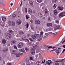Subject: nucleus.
Listing matches in <instances>:
<instances>
[{
  "label": "nucleus",
  "mask_w": 65,
  "mask_h": 65,
  "mask_svg": "<svg viewBox=\"0 0 65 65\" xmlns=\"http://www.w3.org/2000/svg\"><path fill=\"white\" fill-rule=\"evenodd\" d=\"M23 46V43L22 42H20L19 43L18 45V47L19 48H21Z\"/></svg>",
  "instance_id": "39448f33"
},
{
  "label": "nucleus",
  "mask_w": 65,
  "mask_h": 65,
  "mask_svg": "<svg viewBox=\"0 0 65 65\" xmlns=\"http://www.w3.org/2000/svg\"><path fill=\"white\" fill-rule=\"evenodd\" d=\"M31 5L32 6H33V2L32 1H31Z\"/></svg>",
  "instance_id": "a19ab883"
},
{
  "label": "nucleus",
  "mask_w": 65,
  "mask_h": 65,
  "mask_svg": "<svg viewBox=\"0 0 65 65\" xmlns=\"http://www.w3.org/2000/svg\"><path fill=\"white\" fill-rule=\"evenodd\" d=\"M36 58H37L38 57V55H36L35 56Z\"/></svg>",
  "instance_id": "e2e57ef3"
},
{
  "label": "nucleus",
  "mask_w": 65,
  "mask_h": 65,
  "mask_svg": "<svg viewBox=\"0 0 65 65\" xmlns=\"http://www.w3.org/2000/svg\"><path fill=\"white\" fill-rule=\"evenodd\" d=\"M13 15H12V18L13 19V18H14L15 17V16H16V14H14V13H13Z\"/></svg>",
  "instance_id": "4be33fe9"
},
{
  "label": "nucleus",
  "mask_w": 65,
  "mask_h": 65,
  "mask_svg": "<svg viewBox=\"0 0 65 65\" xmlns=\"http://www.w3.org/2000/svg\"><path fill=\"white\" fill-rule=\"evenodd\" d=\"M25 12L26 13H27V8H25Z\"/></svg>",
  "instance_id": "2f4dec72"
},
{
  "label": "nucleus",
  "mask_w": 65,
  "mask_h": 65,
  "mask_svg": "<svg viewBox=\"0 0 65 65\" xmlns=\"http://www.w3.org/2000/svg\"><path fill=\"white\" fill-rule=\"evenodd\" d=\"M60 25H58L57 26V29H59L60 28Z\"/></svg>",
  "instance_id": "c03bdc74"
},
{
  "label": "nucleus",
  "mask_w": 65,
  "mask_h": 65,
  "mask_svg": "<svg viewBox=\"0 0 65 65\" xmlns=\"http://www.w3.org/2000/svg\"><path fill=\"white\" fill-rule=\"evenodd\" d=\"M47 64H48V65H50V63L49 62H46Z\"/></svg>",
  "instance_id": "8fccbe9b"
},
{
  "label": "nucleus",
  "mask_w": 65,
  "mask_h": 65,
  "mask_svg": "<svg viewBox=\"0 0 65 65\" xmlns=\"http://www.w3.org/2000/svg\"><path fill=\"white\" fill-rule=\"evenodd\" d=\"M65 12H61L60 14H59V17L60 18H62V17H64V16H65Z\"/></svg>",
  "instance_id": "7ed1b4c3"
},
{
  "label": "nucleus",
  "mask_w": 65,
  "mask_h": 65,
  "mask_svg": "<svg viewBox=\"0 0 65 65\" xmlns=\"http://www.w3.org/2000/svg\"><path fill=\"white\" fill-rule=\"evenodd\" d=\"M7 37L8 39H10L11 38V35L10 34L8 33L7 35Z\"/></svg>",
  "instance_id": "f03ea898"
},
{
  "label": "nucleus",
  "mask_w": 65,
  "mask_h": 65,
  "mask_svg": "<svg viewBox=\"0 0 65 65\" xmlns=\"http://www.w3.org/2000/svg\"><path fill=\"white\" fill-rule=\"evenodd\" d=\"M65 49H64L63 50L62 53H64V52H65Z\"/></svg>",
  "instance_id": "603ef678"
},
{
  "label": "nucleus",
  "mask_w": 65,
  "mask_h": 65,
  "mask_svg": "<svg viewBox=\"0 0 65 65\" xmlns=\"http://www.w3.org/2000/svg\"><path fill=\"white\" fill-rule=\"evenodd\" d=\"M9 32L10 33L12 34V33L13 32V31H12V30H10L9 31Z\"/></svg>",
  "instance_id": "c756f323"
},
{
  "label": "nucleus",
  "mask_w": 65,
  "mask_h": 65,
  "mask_svg": "<svg viewBox=\"0 0 65 65\" xmlns=\"http://www.w3.org/2000/svg\"><path fill=\"white\" fill-rule=\"evenodd\" d=\"M45 35L46 36H48V34L47 33H45Z\"/></svg>",
  "instance_id": "c9c22d12"
},
{
  "label": "nucleus",
  "mask_w": 65,
  "mask_h": 65,
  "mask_svg": "<svg viewBox=\"0 0 65 65\" xmlns=\"http://www.w3.org/2000/svg\"><path fill=\"white\" fill-rule=\"evenodd\" d=\"M22 55V53H18L17 54V57H19L21 55Z\"/></svg>",
  "instance_id": "f3484780"
},
{
  "label": "nucleus",
  "mask_w": 65,
  "mask_h": 65,
  "mask_svg": "<svg viewBox=\"0 0 65 65\" xmlns=\"http://www.w3.org/2000/svg\"><path fill=\"white\" fill-rule=\"evenodd\" d=\"M42 63H44V62L43 61V60L42 61Z\"/></svg>",
  "instance_id": "774afa93"
},
{
  "label": "nucleus",
  "mask_w": 65,
  "mask_h": 65,
  "mask_svg": "<svg viewBox=\"0 0 65 65\" xmlns=\"http://www.w3.org/2000/svg\"><path fill=\"white\" fill-rule=\"evenodd\" d=\"M26 40H27V41H28V42L29 43V44H30V43H31L30 42H29V40H28V39H27Z\"/></svg>",
  "instance_id": "6e6d98bb"
},
{
  "label": "nucleus",
  "mask_w": 65,
  "mask_h": 65,
  "mask_svg": "<svg viewBox=\"0 0 65 65\" xmlns=\"http://www.w3.org/2000/svg\"><path fill=\"white\" fill-rule=\"evenodd\" d=\"M57 1V0H54V2L55 3H56V2Z\"/></svg>",
  "instance_id": "0e129e2a"
},
{
  "label": "nucleus",
  "mask_w": 65,
  "mask_h": 65,
  "mask_svg": "<svg viewBox=\"0 0 65 65\" xmlns=\"http://www.w3.org/2000/svg\"><path fill=\"white\" fill-rule=\"evenodd\" d=\"M53 25V24L52 23H48L47 24V27H50Z\"/></svg>",
  "instance_id": "2eb2a0df"
},
{
  "label": "nucleus",
  "mask_w": 65,
  "mask_h": 65,
  "mask_svg": "<svg viewBox=\"0 0 65 65\" xmlns=\"http://www.w3.org/2000/svg\"><path fill=\"white\" fill-rule=\"evenodd\" d=\"M4 51L5 53L6 52H7V51H8V48H5L4 50Z\"/></svg>",
  "instance_id": "b1692460"
},
{
  "label": "nucleus",
  "mask_w": 65,
  "mask_h": 65,
  "mask_svg": "<svg viewBox=\"0 0 65 65\" xmlns=\"http://www.w3.org/2000/svg\"><path fill=\"white\" fill-rule=\"evenodd\" d=\"M2 20L3 22H5L6 20V18L5 17H3L2 18Z\"/></svg>",
  "instance_id": "dca6fc26"
},
{
  "label": "nucleus",
  "mask_w": 65,
  "mask_h": 65,
  "mask_svg": "<svg viewBox=\"0 0 65 65\" xmlns=\"http://www.w3.org/2000/svg\"><path fill=\"white\" fill-rule=\"evenodd\" d=\"M26 18L27 19H29V17L28 15H26Z\"/></svg>",
  "instance_id": "e433bc0d"
},
{
  "label": "nucleus",
  "mask_w": 65,
  "mask_h": 65,
  "mask_svg": "<svg viewBox=\"0 0 65 65\" xmlns=\"http://www.w3.org/2000/svg\"><path fill=\"white\" fill-rule=\"evenodd\" d=\"M9 24L10 26H12V27H14L15 25V23L14 21L11 22L10 21H9Z\"/></svg>",
  "instance_id": "f257e3e1"
},
{
  "label": "nucleus",
  "mask_w": 65,
  "mask_h": 65,
  "mask_svg": "<svg viewBox=\"0 0 65 65\" xmlns=\"http://www.w3.org/2000/svg\"><path fill=\"white\" fill-rule=\"evenodd\" d=\"M22 39L23 40H26V36L25 35H23L22 37Z\"/></svg>",
  "instance_id": "9b49d317"
},
{
  "label": "nucleus",
  "mask_w": 65,
  "mask_h": 65,
  "mask_svg": "<svg viewBox=\"0 0 65 65\" xmlns=\"http://www.w3.org/2000/svg\"><path fill=\"white\" fill-rule=\"evenodd\" d=\"M15 44V42L14 41H12L11 42V45H13V44Z\"/></svg>",
  "instance_id": "aec40b11"
},
{
  "label": "nucleus",
  "mask_w": 65,
  "mask_h": 65,
  "mask_svg": "<svg viewBox=\"0 0 65 65\" xmlns=\"http://www.w3.org/2000/svg\"><path fill=\"white\" fill-rule=\"evenodd\" d=\"M20 51H21V52H22L23 53H25V50H24V48H22L20 50Z\"/></svg>",
  "instance_id": "a211bd4d"
},
{
  "label": "nucleus",
  "mask_w": 65,
  "mask_h": 65,
  "mask_svg": "<svg viewBox=\"0 0 65 65\" xmlns=\"http://www.w3.org/2000/svg\"><path fill=\"white\" fill-rule=\"evenodd\" d=\"M2 42L4 44H5L6 43V40L4 39H3L2 40Z\"/></svg>",
  "instance_id": "412c9836"
},
{
  "label": "nucleus",
  "mask_w": 65,
  "mask_h": 65,
  "mask_svg": "<svg viewBox=\"0 0 65 65\" xmlns=\"http://www.w3.org/2000/svg\"><path fill=\"white\" fill-rule=\"evenodd\" d=\"M39 63H40V62H39V61H37V62H36L37 65H39Z\"/></svg>",
  "instance_id": "7c9ffc66"
},
{
  "label": "nucleus",
  "mask_w": 65,
  "mask_h": 65,
  "mask_svg": "<svg viewBox=\"0 0 65 65\" xmlns=\"http://www.w3.org/2000/svg\"><path fill=\"white\" fill-rule=\"evenodd\" d=\"M29 39L30 40L32 41V39H31V38H29Z\"/></svg>",
  "instance_id": "052dcab7"
},
{
  "label": "nucleus",
  "mask_w": 65,
  "mask_h": 65,
  "mask_svg": "<svg viewBox=\"0 0 65 65\" xmlns=\"http://www.w3.org/2000/svg\"><path fill=\"white\" fill-rule=\"evenodd\" d=\"M50 34H51L52 35H54V34L55 35H56V34H54V33H53V32H50Z\"/></svg>",
  "instance_id": "4c0bfd02"
},
{
  "label": "nucleus",
  "mask_w": 65,
  "mask_h": 65,
  "mask_svg": "<svg viewBox=\"0 0 65 65\" xmlns=\"http://www.w3.org/2000/svg\"><path fill=\"white\" fill-rule=\"evenodd\" d=\"M65 59H62L61 60L59 61H56V62H62V61H63V60H64Z\"/></svg>",
  "instance_id": "c85d7f7f"
},
{
  "label": "nucleus",
  "mask_w": 65,
  "mask_h": 65,
  "mask_svg": "<svg viewBox=\"0 0 65 65\" xmlns=\"http://www.w3.org/2000/svg\"><path fill=\"white\" fill-rule=\"evenodd\" d=\"M35 23L36 24L38 25V24H40V22L38 20H37L35 21Z\"/></svg>",
  "instance_id": "9d476101"
},
{
  "label": "nucleus",
  "mask_w": 65,
  "mask_h": 65,
  "mask_svg": "<svg viewBox=\"0 0 65 65\" xmlns=\"http://www.w3.org/2000/svg\"><path fill=\"white\" fill-rule=\"evenodd\" d=\"M30 59L31 60H33V58H32V57H30Z\"/></svg>",
  "instance_id": "09e8293b"
},
{
  "label": "nucleus",
  "mask_w": 65,
  "mask_h": 65,
  "mask_svg": "<svg viewBox=\"0 0 65 65\" xmlns=\"http://www.w3.org/2000/svg\"><path fill=\"white\" fill-rule=\"evenodd\" d=\"M30 22L31 23H33V21L32 20H30Z\"/></svg>",
  "instance_id": "338daca9"
},
{
  "label": "nucleus",
  "mask_w": 65,
  "mask_h": 65,
  "mask_svg": "<svg viewBox=\"0 0 65 65\" xmlns=\"http://www.w3.org/2000/svg\"><path fill=\"white\" fill-rule=\"evenodd\" d=\"M53 47L52 46H50L49 47H48L47 48H52Z\"/></svg>",
  "instance_id": "a18cd8bd"
},
{
  "label": "nucleus",
  "mask_w": 65,
  "mask_h": 65,
  "mask_svg": "<svg viewBox=\"0 0 65 65\" xmlns=\"http://www.w3.org/2000/svg\"><path fill=\"white\" fill-rule=\"evenodd\" d=\"M52 61H53V63H54L55 62H56V61H55V60L54 59H53Z\"/></svg>",
  "instance_id": "864d4df0"
},
{
  "label": "nucleus",
  "mask_w": 65,
  "mask_h": 65,
  "mask_svg": "<svg viewBox=\"0 0 65 65\" xmlns=\"http://www.w3.org/2000/svg\"><path fill=\"white\" fill-rule=\"evenodd\" d=\"M63 48H65V45H63Z\"/></svg>",
  "instance_id": "680f3d73"
},
{
  "label": "nucleus",
  "mask_w": 65,
  "mask_h": 65,
  "mask_svg": "<svg viewBox=\"0 0 65 65\" xmlns=\"http://www.w3.org/2000/svg\"><path fill=\"white\" fill-rule=\"evenodd\" d=\"M40 34L41 35H43V32H41Z\"/></svg>",
  "instance_id": "58836bf2"
},
{
  "label": "nucleus",
  "mask_w": 65,
  "mask_h": 65,
  "mask_svg": "<svg viewBox=\"0 0 65 65\" xmlns=\"http://www.w3.org/2000/svg\"><path fill=\"white\" fill-rule=\"evenodd\" d=\"M31 53L32 55H34V54H35V49H34L33 48L31 49Z\"/></svg>",
  "instance_id": "423d86ee"
},
{
  "label": "nucleus",
  "mask_w": 65,
  "mask_h": 65,
  "mask_svg": "<svg viewBox=\"0 0 65 65\" xmlns=\"http://www.w3.org/2000/svg\"><path fill=\"white\" fill-rule=\"evenodd\" d=\"M37 1L39 3H40L42 1V0H37Z\"/></svg>",
  "instance_id": "a878e982"
},
{
  "label": "nucleus",
  "mask_w": 65,
  "mask_h": 65,
  "mask_svg": "<svg viewBox=\"0 0 65 65\" xmlns=\"http://www.w3.org/2000/svg\"><path fill=\"white\" fill-rule=\"evenodd\" d=\"M12 54H14V55H17V52L15 50H13L12 52Z\"/></svg>",
  "instance_id": "ddd939ff"
},
{
  "label": "nucleus",
  "mask_w": 65,
  "mask_h": 65,
  "mask_svg": "<svg viewBox=\"0 0 65 65\" xmlns=\"http://www.w3.org/2000/svg\"><path fill=\"white\" fill-rule=\"evenodd\" d=\"M31 37L33 39H35L36 38V36L35 35H33Z\"/></svg>",
  "instance_id": "5701e85b"
},
{
  "label": "nucleus",
  "mask_w": 65,
  "mask_h": 65,
  "mask_svg": "<svg viewBox=\"0 0 65 65\" xmlns=\"http://www.w3.org/2000/svg\"><path fill=\"white\" fill-rule=\"evenodd\" d=\"M28 27H29V24H28V23H27L26 24V27L27 28H28Z\"/></svg>",
  "instance_id": "ea45409f"
},
{
  "label": "nucleus",
  "mask_w": 65,
  "mask_h": 65,
  "mask_svg": "<svg viewBox=\"0 0 65 65\" xmlns=\"http://www.w3.org/2000/svg\"><path fill=\"white\" fill-rule=\"evenodd\" d=\"M19 33L20 35H23L24 34V31H20L19 32Z\"/></svg>",
  "instance_id": "6ab92c4d"
},
{
  "label": "nucleus",
  "mask_w": 65,
  "mask_h": 65,
  "mask_svg": "<svg viewBox=\"0 0 65 65\" xmlns=\"http://www.w3.org/2000/svg\"><path fill=\"white\" fill-rule=\"evenodd\" d=\"M58 9L59 10H62L64 9V8L63 7H61L60 6H58Z\"/></svg>",
  "instance_id": "0eeeda50"
},
{
  "label": "nucleus",
  "mask_w": 65,
  "mask_h": 65,
  "mask_svg": "<svg viewBox=\"0 0 65 65\" xmlns=\"http://www.w3.org/2000/svg\"><path fill=\"white\" fill-rule=\"evenodd\" d=\"M48 21H51V18H48Z\"/></svg>",
  "instance_id": "3c124183"
},
{
  "label": "nucleus",
  "mask_w": 65,
  "mask_h": 65,
  "mask_svg": "<svg viewBox=\"0 0 65 65\" xmlns=\"http://www.w3.org/2000/svg\"><path fill=\"white\" fill-rule=\"evenodd\" d=\"M27 36L28 37H30V35L29 34H27Z\"/></svg>",
  "instance_id": "49530a36"
},
{
  "label": "nucleus",
  "mask_w": 65,
  "mask_h": 65,
  "mask_svg": "<svg viewBox=\"0 0 65 65\" xmlns=\"http://www.w3.org/2000/svg\"><path fill=\"white\" fill-rule=\"evenodd\" d=\"M59 65V63L58 62H56L55 63V65Z\"/></svg>",
  "instance_id": "37998d69"
},
{
  "label": "nucleus",
  "mask_w": 65,
  "mask_h": 65,
  "mask_svg": "<svg viewBox=\"0 0 65 65\" xmlns=\"http://www.w3.org/2000/svg\"><path fill=\"white\" fill-rule=\"evenodd\" d=\"M31 29H32V30H33L34 29V28H33V27H32V26H31Z\"/></svg>",
  "instance_id": "69168bd1"
},
{
  "label": "nucleus",
  "mask_w": 65,
  "mask_h": 65,
  "mask_svg": "<svg viewBox=\"0 0 65 65\" xmlns=\"http://www.w3.org/2000/svg\"><path fill=\"white\" fill-rule=\"evenodd\" d=\"M54 14L55 15H56L57 14V13H59V12L58 11H57V10H54Z\"/></svg>",
  "instance_id": "f8f14e48"
},
{
  "label": "nucleus",
  "mask_w": 65,
  "mask_h": 65,
  "mask_svg": "<svg viewBox=\"0 0 65 65\" xmlns=\"http://www.w3.org/2000/svg\"><path fill=\"white\" fill-rule=\"evenodd\" d=\"M56 7H57V5L56 4H54L53 6L54 9H55L56 8Z\"/></svg>",
  "instance_id": "bb28decb"
},
{
  "label": "nucleus",
  "mask_w": 65,
  "mask_h": 65,
  "mask_svg": "<svg viewBox=\"0 0 65 65\" xmlns=\"http://www.w3.org/2000/svg\"><path fill=\"white\" fill-rule=\"evenodd\" d=\"M25 50L26 51H28L29 50V49L28 48H26L25 49Z\"/></svg>",
  "instance_id": "f704fd0d"
},
{
  "label": "nucleus",
  "mask_w": 65,
  "mask_h": 65,
  "mask_svg": "<svg viewBox=\"0 0 65 65\" xmlns=\"http://www.w3.org/2000/svg\"><path fill=\"white\" fill-rule=\"evenodd\" d=\"M52 3H55L54 0H52Z\"/></svg>",
  "instance_id": "4d7b16f0"
},
{
  "label": "nucleus",
  "mask_w": 65,
  "mask_h": 65,
  "mask_svg": "<svg viewBox=\"0 0 65 65\" xmlns=\"http://www.w3.org/2000/svg\"><path fill=\"white\" fill-rule=\"evenodd\" d=\"M26 65H30V62L29 61V60L28 59H26Z\"/></svg>",
  "instance_id": "6e6552de"
},
{
  "label": "nucleus",
  "mask_w": 65,
  "mask_h": 65,
  "mask_svg": "<svg viewBox=\"0 0 65 65\" xmlns=\"http://www.w3.org/2000/svg\"><path fill=\"white\" fill-rule=\"evenodd\" d=\"M45 14H47V9H45Z\"/></svg>",
  "instance_id": "393cba45"
},
{
  "label": "nucleus",
  "mask_w": 65,
  "mask_h": 65,
  "mask_svg": "<svg viewBox=\"0 0 65 65\" xmlns=\"http://www.w3.org/2000/svg\"><path fill=\"white\" fill-rule=\"evenodd\" d=\"M3 64H5V61H4L3 60Z\"/></svg>",
  "instance_id": "bf43d9fd"
},
{
  "label": "nucleus",
  "mask_w": 65,
  "mask_h": 65,
  "mask_svg": "<svg viewBox=\"0 0 65 65\" xmlns=\"http://www.w3.org/2000/svg\"><path fill=\"white\" fill-rule=\"evenodd\" d=\"M16 23L17 25H19L21 24V20H18L16 21Z\"/></svg>",
  "instance_id": "20e7f679"
},
{
  "label": "nucleus",
  "mask_w": 65,
  "mask_h": 65,
  "mask_svg": "<svg viewBox=\"0 0 65 65\" xmlns=\"http://www.w3.org/2000/svg\"><path fill=\"white\" fill-rule=\"evenodd\" d=\"M57 29H58V28L57 27H55L54 28V30H57Z\"/></svg>",
  "instance_id": "72a5a7b5"
},
{
  "label": "nucleus",
  "mask_w": 65,
  "mask_h": 65,
  "mask_svg": "<svg viewBox=\"0 0 65 65\" xmlns=\"http://www.w3.org/2000/svg\"><path fill=\"white\" fill-rule=\"evenodd\" d=\"M43 37L44 38H46L47 37V36H44Z\"/></svg>",
  "instance_id": "13d9d810"
},
{
  "label": "nucleus",
  "mask_w": 65,
  "mask_h": 65,
  "mask_svg": "<svg viewBox=\"0 0 65 65\" xmlns=\"http://www.w3.org/2000/svg\"><path fill=\"white\" fill-rule=\"evenodd\" d=\"M56 23H57V24H59V21L58 20H56Z\"/></svg>",
  "instance_id": "473e14b6"
},
{
  "label": "nucleus",
  "mask_w": 65,
  "mask_h": 65,
  "mask_svg": "<svg viewBox=\"0 0 65 65\" xmlns=\"http://www.w3.org/2000/svg\"><path fill=\"white\" fill-rule=\"evenodd\" d=\"M56 52V53L57 55H58V54H59V53H59V50H57Z\"/></svg>",
  "instance_id": "cd10ccee"
},
{
  "label": "nucleus",
  "mask_w": 65,
  "mask_h": 65,
  "mask_svg": "<svg viewBox=\"0 0 65 65\" xmlns=\"http://www.w3.org/2000/svg\"><path fill=\"white\" fill-rule=\"evenodd\" d=\"M44 47H48V45H44Z\"/></svg>",
  "instance_id": "79ce46f5"
},
{
  "label": "nucleus",
  "mask_w": 65,
  "mask_h": 65,
  "mask_svg": "<svg viewBox=\"0 0 65 65\" xmlns=\"http://www.w3.org/2000/svg\"><path fill=\"white\" fill-rule=\"evenodd\" d=\"M38 44V42H37L36 43V45H37Z\"/></svg>",
  "instance_id": "5fc2aeb1"
},
{
  "label": "nucleus",
  "mask_w": 65,
  "mask_h": 65,
  "mask_svg": "<svg viewBox=\"0 0 65 65\" xmlns=\"http://www.w3.org/2000/svg\"><path fill=\"white\" fill-rule=\"evenodd\" d=\"M28 11L29 14H31L32 12V10L30 8L28 9Z\"/></svg>",
  "instance_id": "1a4fd4ad"
},
{
  "label": "nucleus",
  "mask_w": 65,
  "mask_h": 65,
  "mask_svg": "<svg viewBox=\"0 0 65 65\" xmlns=\"http://www.w3.org/2000/svg\"><path fill=\"white\" fill-rule=\"evenodd\" d=\"M14 48H15V49H17V47L16 46L14 45Z\"/></svg>",
  "instance_id": "de8ad7c7"
},
{
  "label": "nucleus",
  "mask_w": 65,
  "mask_h": 65,
  "mask_svg": "<svg viewBox=\"0 0 65 65\" xmlns=\"http://www.w3.org/2000/svg\"><path fill=\"white\" fill-rule=\"evenodd\" d=\"M38 15L40 18H42V15L40 13H38Z\"/></svg>",
  "instance_id": "4468645a"
}]
</instances>
